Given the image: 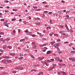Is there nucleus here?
I'll use <instances>...</instances> for the list:
<instances>
[{
	"label": "nucleus",
	"mask_w": 75,
	"mask_h": 75,
	"mask_svg": "<svg viewBox=\"0 0 75 75\" xmlns=\"http://www.w3.org/2000/svg\"><path fill=\"white\" fill-rule=\"evenodd\" d=\"M54 46V47L56 48H58V47H59V45L58 44H54L53 45Z\"/></svg>",
	"instance_id": "obj_1"
},
{
	"label": "nucleus",
	"mask_w": 75,
	"mask_h": 75,
	"mask_svg": "<svg viewBox=\"0 0 75 75\" xmlns=\"http://www.w3.org/2000/svg\"><path fill=\"white\" fill-rule=\"evenodd\" d=\"M0 41H3V42H5L6 41L5 40H4L3 38H2L0 39Z\"/></svg>",
	"instance_id": "obj_2"
},
{
	"label": "nucleus",
	"mask_w": 75,
	"mask_h": 75,
	"mask_svg": "<svg viewBox=\"0 0 75 75\" xmlns=\"http://www.w3.org/2000/svg\"><path fill=\"white\" fill-rule=\"evenodd\" d=\"M44 58V57H42V58H38V61H41V60H42Z\"/></svg>",
	"instance_id": "obj_3"
},
{
	"label": "nucleus",
	"mask_w": 75,
	"mask_h": 75,
	"mask_svg": "<svg viewBox=\"0 0 75 75\" xmlns=\"http://www.w3.org/2000/svg\"><path fill=\"white\" fill-rule=\"evenodd\" d=\"M60 72L62 74H63V75H67V74H66V73L64 71H61Z\"/></svg>",
	"instance_id": "obj_4"
},
{
	"label": "nucleus",
	"mask_w": 75,
	"mask_h": 75,
	"mask_svg": "<svg viewBox=\"0 0 75 75\" xmlns=\"http://www.w3.org/2000/svg\"><path fill=\"white\" fill-rule=\"evenodd\" d=\"M6 59H4L2 61V63H3L4 64H5V63H6Z\"/></svg>",
	"instance_id": "obj_5"
},
{
	"label": "nucleus",
	"mask_w": 75,
	"mask_h": 75,
	"mask_svg": "<svg viewBox=\"0 0 75 75\" xmlns=\"http://www.w3.org/2000/svg\"><path fill=\"white\" fill-rule=\"evenodd\" d=\"M7 62L8 63H11V62L12 61L11 60H8L7 61Z\"/></svg>",
	"instance_id": "obj_6"
},
{
	"label": "nucleus",
	"mask_w": 75,
	"mask_h": 75,
	"mask_svg": "<svg viewBox=\"0 0 75 75\" xmlns=\"http://www.w3.org/2000/svg\"><path fill=\"white\" fill-rule=\"evenodd\" d=\"M54 68V67H52V68H50L48 70V71H52L53 69Z\"/></svg>",
	"instance_id": "obj_7"
},
{
	"label": "nucleus",
	"mask_w": 75,
	"mask_h": 75,
	"mask_svg": "<svg viewBox=\"0 0 75 75\" xmlns=\"http://www.w3.org/2000/svg\"><path fill=\"white\" fill-rule=\"evenodd\" d=\"M21 68V67L20 66H17L16 68H15L16 69H20Z\"/></svg>",
	"instance_id": "obj_8"
},
{
	"label": "nucleus",
	"mask_w": 75,
	"mask_h": 75,
	"mask_svg": "<svg viewBox=\"0 0 75 75\" xmlns=\"http://www.w3.org/2000/svg\"><path fill=\"white\" fill-rule=\"evenodd\" d=\"M65 27L67 28V30H69V29H68V26H67V25L65 24Z\"/></svg>",
	"instance_id": "obj_9"
},
{
	"label": "nucleus",
	"mask_w": 75,
	"mask_h": 75,
	"mask_svg": "<svg viewBox=\"0 0 75 75\" xmlns=\"http://www.w3.org/2000/svg\"><path fill=\"white\" fill-rule=\"evenodd\" d=\"M46 45H47V44H44V45H40V47H44V46H46Z\"/></svg>",
	"instance_id": "obj_10"
},
{
	"label": "nucleus",
	"mask_w": 75,
	"mask_h": 75,
	"mask_svg": "<svg viewBox=\"0 0 75 75\" xmlns=\"http://www.w3.org/2000/svg\"><path fill=\"white\" fill-rule=\"evenodd\" d=\"M6 47H7V45H4L3 46V48L4 49H6Z\"/></svg>",
	"instance_id": "obj_11"
},
{
	"label": "nucleus",
	"mask_w": 75,
	"mask_h": 75,
	"mask_svg": "<svg viewBox=\"0 0 75 75\" xmlns=\"http://www.w3.org/2000/svg\"><path fill=\"white\" fill-rule=\"evenodd\" d=\"M51 53V52L50 51H49L47 52V54H50Z\"/></svg>",
	"instance_id": "obj_12"
},
{
	"label": "nucleus",
	"mask_w": 75,
	"mask_h": 75,
	"mask_svg": "<svg viewBox=\"0 0 75 75\" xmlns=\"http://www.w3.org/2000/svg\"><path fill=\"white\" fill-rule=\"evenodd\" d=\"M59 59L60 58L59 57H57V58H55V60H57V61H59Z\"/></svg>",
	"instance_id": "obj_13"
},
{
	"label": "nucleus",
	"mask_w": 75,
	"mask_h": 75,
	"mask_svg": "<svg viewBox=\"0 0 75 75\" xmlns=\"http://www.w3.org/2000/svg\"><path fill=\"white\" fill-rule=\"evenodd\" d=\"M4 58H5V59H8L9 58V57L8 56L4 57Z\"/></svg>",
	"instance_id": "obj_14"
},
{
	"label": "nucleus",
	"mask_w": 75,
	"mask_h": 75,
	"mask_svg": "<svg viewBox=\"0 0 75 75\" xmlns=\"http://www.w3.org/2000/svg\"><path fill=\"white\" fill-rule=\"evenodd\" d=\"M5 40L6 41H10V38H7V39H6Z\"/></svg>",
	"instance_id": "obj_15"
},
{
	"label": "nucleus",
	"mask_w": 75,
	"mask_h": 75,
	"mask_svg": "<svg viewBox=\"0 0 75 75\" xmlns=\"http://www.w3.org/2000/svg\"><path fill=\"white\" fill-rule=\"evenodd\" d=\"M41 74H42V75H43V72H40L38 74V75H40Z\"/></svg>",
	"instance_id": "obj_16"
},
{
	"label": "nucleus",
	"mask_w": 75,
	"mask_h": 75,
	"mask_svg": "<svg viewBox=\"0 0 75 75\" xmlns=\"http://www.w3.org/2000/svg\"><path fill=\"white\" fill-rule=\"evenodd\" d=\"M11 55V56H14L15 55V53H13V54H10Z\"/></svg>",
	"instance_id": "obj_17"
},
{
	"label": "nucleus",
	"mask_w": 75,
	"mask_h": 75,
	"mask_svg": "<svg viewBox=\"0 0 75 75\" xmlns=\"http://www.w3.org/2000/svg\"><path fill=\"white\" fill-rule=\"evenodd\" d=\"M35 24H36V25H39V24H40V23L39 22L36 23H35Z\"/></svg>",
	"instance_id": "obj_18"
},
{
	"label": "nucleus",
	"mask_w": 75,
	"mask_h": 75,
	"mask_svg": "<svg viewBox=\"0 0 75 75\" xmlns=\"http://www.w3.org/2000/svg\"><path fill=\"white\" fill-rule=\"evenodd\" d=\"M4 33L3 32H1L0 33V35H4Z\"/></svg>",
	"instance_id": "obj_19"
},
{
	"label": "nucleus",
	"mask_w": 75,
	"mask_h": 75,
	"mask_svg": "<svg viewBox=\"0 0 75 75\" xmlns=\"http://www.w3.org/2000/svg\"><path fill=\"white\" fill-rule=\"evenodd\" d=\"M47 62L50 63V62H51V61L49 59H48V60H47Z\"/></svg>",
	"instance_id": "obj_20"
},
{
	"label": "nucleus",
	"mask_w": 75,
	"mask_h": 75,
	"mask_svg": "<svg viewBox=\"0 0 75 75\" xmlns=\"http://www.w3.org/2000/svg\"><path fill=\"white\" fill-rule=\"evenodd\" d=\"M24 40H25V39H23L21 40H20V42H22L23 41H24Z\"/></svg>",
	"instance_id": "obj_21"
},
{
	"label": "nucleus",
	"mask_w": 75,
	"mask_h": 75,
	"mask_svg": "<svg viewBox=\"0 0 75 75\" xmlns=\"http://www.w3.org/2000/svg\"><path fill=\"white\" fill-rule=\"evenodd\" d=\"M41 11V9H38L36 10H35L36 11Z\"/></svg>",
	"instance_id": "obj_22"
},
{
	"label": "nucleus",
	"mask_w": 75,
	"mask_h": 75,
	"mask_svg": "<svg viewBox=\"0 0 75 75\" xmlns=\"http://www.w3.org/2000/svg\"><path fill=\"white\" fill-rule=\"evenodd\" d=\"M70 53H74L75 54V51H71V52Z\"/></svg>",
	"instance_id": "obj_23"
},
{
	"label": "nucleus",
	"mask_w": 75,
	"mask_h": 75,
	"mask_svg": "<svg viewBox=\"0 0 75 75\" xmlns=\"http://www.w3.org/2000/svg\"><path fill=\"white\" fill-rule=\"evenodd\" d=\"M54 43L55 42H50V44H51V45H52L53 44H54Z\"/></svg>",
	"instance_id": "obj_24"
},
{
	"label": "nucleus",
	"mask_w": 75,
	"mask_h": 75,
	"mask_svg": "<svg viewBox=\"0 0 75 75\" xmlns=\"http://www.w3.org/2000/svg\"><path fill=\"white\" fill-rule=\"evenodd\" d=\"M73 59H75V58H69V59H70V60H72Z\"/></svg>",
	"instance_id": "obj_25"
},
{
	"label": "nucleus",
	"mask_w": 75,
	"mask_h": 75,
	"mask_svg": "<svg viewBox=\"0 0 75 75\" xmlns=\"http://www.w3.org/2000/svg\"><path fill=\"white\" fill-rule=\"evenodd\" d=\"M16 34V31L15 30H13V35H14Z\"/></svg>",
	"instance_id": "obj_26"
},
{
	"label": "nucleus",
	"mask_w": 75,
	"mask_h": 75,
	"mask_svg": "<svg viewBox=\"0 0 75 75\" xmlns=\"http://www.w3.org/2000/svg\"><path fill=\"white\" fill-rule=\"evenodd\" d=\"M23 58V57H19L18 58V59L21 60V59H22Z\"/></svg>",
	"instance_id": "obj_27"
},
{
	"label": "nucleus",
	"mask_w": 75,
	"mask_h": 75,
	"mask_svg": "<svg viewBox=\"0 0 75 75\" xmlns=\"http://www.w3.org/2000/svg\"><path fill=\"white\" fill-rule=\"evenodd\" d=\"M13 11H18V10L17 9H13Z\"/></svg>",
	"instance_id": "obj_28"
},
{
	"label": "nucleus",
	"mask_w": 75,
	"mask_h": 75,
	"mask_svg": "<svg viewBox=\"0 0 75 75\" xmlns=\"http://www.w3.org/2000/svg\"><path fill=\"white\" fill-rule=\"evenodd\" d=\"M50 23L51 24H52V20H50Z\"/></svg>",
	"instance_id": "obj_29"
},
{
	"label": "nucleus",
	"mask_w": 75,
	"mask_h": 75,
	"mask_svg": "<svg viewBox=\"0 0 75 75\" xmlns=\"http://www.w3.org/2000/svg\"><path fill=\"white\" fill-rule=\"evenodd\" d=\"M54 35H55L56 37H58L59 35L58 34H54Z\"/></svg>",
	"instance_id": "obj_30"
},
{
	"label": "nucleus",
	"mask_w": 75,
	"mask_h": 75,
	"mask_svg": "<svg viewBox=\"0 0 75 75\" xmlns=\"http://www.w3.org/2000/svg\"><path fill=\"white\" fill-rule=\"evenodd\" d=\"M53 34H54V33H52V34H50L49 35L50 36H52Z\"/></svg>",
	"instance_id": "obj_31"
},
{
	"label": "nucleus",
	"mask_w": 75,
	"mask_h": 75,
	"mask_svg": "<svg viewBox=\"0 0 75 75\" xmlns=\"http://www.w3.org/2000/svg\"><path fill=\"white\" fill-rule=\"evenodd\" d=\"M72 45H73V44H72V43H71L69 45V47H71V46H72Z\"/></svg>",
	"instance_id": "obj_32"
},
{
	"label": "nucleus",
	"mask_w": 75,
	"mask_h": 75,
	"mask_svg": "<svg viewBox=\"0 0 75 75\" xmlns=\"http://www.w3.org/2000/svg\"><path fill=\"white\" fill-rule=\"evenodd\" d=\"M59 62H62V59H59Z\"/></svg>",
	"instance_id": "obj_33"
},
{
	"label": "nucleus",
	"mask_w": 75,
	"mask_h": 75,
	"mask_svg": "<svg viewBox=\"0 0 75 75\" xmlns=\"http://www.w3.org/2000/svg\"><path fill=\"white\" fill-rule=\"evenodd\" d=\"M53 67H54V68L55 67H56V66H57V64H53Z\"/></svg>",
	"instance_id": "obj_34"
},
{
	"label": "nucleus",
	"mask_w": 75,
	"mask_h": 75,
	"mask_svg": "<svg viewBox=\"0 0 75 75\" xmlns=\"http://www.w3.org/2000/svg\"><path fill=\"white\" fill-rule=\"evenodd\" d=\"M36 71V70L35 69H33V70H31V72H33V71Z\"/></svg>",
	"instance_id": "obj_35"
},
{
	"label": "nucleus",
	"mask_w": 75,
	"mask_h": 75,
	"mask_svg": "<svg viewBox=\"0 0 75 75\" xmlns=\"http://www.w3.org/2000/svg\"><path fill=\"white\" fill-rule=\"evenodd\" d=\"M44 64H45L46 66H48V64H47V63L46 62H44Z\"/></svg>",
	"instance_id": "obj_36"
},
{
	"label": "nucleus",
	"mask_w": 75,
	"mask_h": 75,
	"mask_svg": "<svg viewBox=\"0 0 75 75\" xmlns=\"http://www.w3.org/2000/svg\"><path fill=\"white\" fill-rule=\"evenodd\" d=\"M7 47L9 49H11L12 48L10 46H8Z\"/></svg>",
	"instance_id": "obj_37"
},
{
	"label": "nucleus",
	"mask_w": 75,
	"mask_h": 75,
	"mask_svg": "<svg viewBox=\"0 0 75 75\" xmlns=\"http://www.w3.org/2000/svg\"><path fill=\"white\" fill-rule=\"evenodd\" d=\"M31 36L32 37H35V36H36V35H31Z\"/></svg>",
	"instance_id": "obj_38"
},
{
	"label": "nucleus",
	"mask_w": 75,
	"mask_h": 75,
	"mask_svg": "<svg viewBox=\"0 0 75 75\" xmlns=\"http://www.w3.org/2000/svg\"><path fill=\"white\" fill-rule=\"evenodd\" d=\"M31 33L30 32H28V33H27L28 34H29V35H30V34H31Z\"/></svg>",
	"instance_id": "obj_39"
},
{
	"label": "nucleus",
	"mask_w": 75,
	"mask_h": 75,
	"mask_svg": "<svg viewBox=\"0 0 75 75\" xmlns=\"http://www.w3.org/2000/svg\"><path fill=\"white\" fill-rule=\"evenodd\" d=\"M61 41V40L59 39H58L57 40V42H60Z\"/></svg>",
	"instance_id": "obj_40"
},
{
	"label": "nucleus",
	"mask_w": 75,
	"mask_h": 75,
	"mask_svg": "<svg viewBox=\"0 0 75 75\" xmlns=\"http://www.w3.org/2000/svg\"><path fill=\"white\" fill-rule=\"evenodd\" d=\"M11 20L12 21H15V20H16V18L13 19Z\"/></svg>",
	"instance_id": "obj_41"
},
{
	"label": "nucleus",
	"mask_w": 75,
	"mask_h": 75,
	"mask_svg": "<svg viewBox=\"0 0 75 75\" xmlns=\"http://www.w3.org/2000/svg\"><path fill=\"white\" fill-rule=\"evenodd\" d=\"M62 35H66V34H65V33H62Z\"/></svg>",
	"instance_id": "obj_42"
},
{
	"label": "nucleus",
	"mask_w": 75,
	"mask_h": 75,
	"mask_svg": "<svg viewBox=\"0 0 75 75\" xmlns=\"http://www.w3.org/2000/svg\"><path fill=\"white\" fill-rule=\"evenodd\" d=\"M73 31L72 29L70 30V32L71 33H73Z\"/></svg>",
	"instance_id": "obj_43"
},
{
	"label": "nucleus",
	"mask_w": 75,
	"mask_h": 75,
	"mask_svg": "<svg viewBox=\"0 0 75 75\" xmlns=\"http://www.w3.org/2000/svg\"><path fill=\"white\" fill-rule=\"evenodd\" d=\"M60 27H61V28H64V25H60L59 26Z\"/></svg>",
	"instance_id": "obj_44"
},
{
	"label": "nucleus",
	"mask_w": 75,
	"mask_h": 75,
	"mask_svg": "<svg viewBox=\"0 0 75 75\" xmlns=\"http://www.w3.org/2000/svg\"><path fill=\"white\" fill-rule=\"evenodd\" d=\"M20 70H23V67H21L20 68Z\"/></svg>",
	"instance_id": "obj_45"
},
{
	"label": "nucleus",
	"mask_w": 75,
	"mask_h": 75,
	"mask_svg": "<svg viewBox=\"0 0 75 75\" xmlns=\"http://www.w3.org/2000/svg\"><path fill=\"white\" fill-rule=\"evenodd\" d=\"M31 57L32 58H33V59H34L35 57H34L32 55H31Z\"/></svg>",
	"instance_id": "obj_46"
},
{
	"label": "nucleus",
	"mask_w": 75,
	"mask_h": 75,
	"mask_svg": "<svg viewBox=\"0 0 75 75\" xmlns=\"http://www.w3.org/2000/svg\"><path fill=\"white\" fill-rule=\"evenodd\" d=\"M45 14H43V16L42 17V18H43V17H45Z\"/></svg>",
	"instance_id": "obj_47"
},
{
	"label": "nucleus",
	"mask_w": 75,
	"mask_h": 75,
	"mask_svg": "<svg viewBox=\"0 0 75 75\" xmlns=\"http://www.w3.org/2000/svg\"><path fill=\"white\" fill-rule=\"evenodd\" d=\"M28 30H26L25 31V33H28Z\"/></svg>",
	"instance_id": "obj_48"
},
{
	"label": "nucleus",
	"mask_w": 75,
	"mask_h": 75,
	"mask_svg": "<svg viewBox=\"0 0 75 75\" xmlns=\"http://www.w3.org/2000/svg\"><path fill=\"white\" fill-rule=\"evenodd\" d=\"M61 13H62V11L61 10L60 11H59V14H61Z\"/></svg>",
	"instance_id": "obj_49"
},
{
	"label": "nucleus",
	"mask_w": 75,
	"mask_h": 75,
	"mask_svg": "<svg viewBox=\"0 0 75 75\" xmlns=\"http://www.w3.org/2000/svg\"><path fill=\"white\" fill-rule=\"evenodd\" d=\"M0 51L1 52H3V51H3V50L1 49H0Z\"/></svg>",
	"instance_id": "obj_50"
},
{
	"label": "nucleus",
	"mask_w": 75,
	"mask_h": 75,
	"mask_svg": "<svg viewBox=\"0 0 75 75\" xmlns=\"http://www.w3.org/2000/svg\"><path fill=\"white\" fill-rule=\"evenodd\" d=\"M62 51H61L59 52H58V53L59 54H61V53H62Z\"/></svg>",
	"instance_id": "obj_51"
},
{
	"label": "nucleus",
	"mask_w": 75,
	"mask_h": 75,
	"mask_svg": "<svg viewBox=\"0 0 75 75\" xmlns=\"http://www.w3.org/2000/svg\"><path fill=\"white\" fill-rule=\"evenodd\" d=\"M5 26H7V27H8V25L7 24H5Z\"/></svg>",
	"instance_id": "obj_52"
},
{
	"label": "nucleus",
	"mask_w": 75,
	"mask_h": 75,
	"mask_svg": "<svg viewBox=\"0 0 75 75\" xmlns=\"http://www.w3.org/2000/svg\"><path fill=\"white\" fill-rule=\"evenodd\" d=\"M23 23H24L25 24H26L27 23V22H26V21H24L23 22Z\"/></svg>",
	"instance_id": "obj_53"
},
{
	"label": "nucleus",
	"mask_w": 75,
	"mask_h": 75,
	"mask_svg": "<svg viewBox=\"0 0 75 75\" xmlns=\"http://www.w3.org/2000/svg\"><path fill=\"white\" fill-rule=\"evenodd\" d=\"M50 60L51 61H54V59H51Z\"/></svg>",
	"instance_id": "obj_54"
},
{
	"label": "nucleus",
	"mask_w": 75,
	"mask_h": 75,
	"mask_svg": "<svg viewBox=\"0 0 75 75\" xmlns=\"http://www.w3.org/2000/svg\"><path fill=\"white\" fill-rule=\"evenodd\" d=\"M48 11H45L43 12L44 13H48Z\"/></svg>",
	"instance_id": "obj_55"
},
{
	"label": "nucleus",
	"mask_w": 75,
	"mask_h": 75,
	"mask_svg": "<svg viewBox=\"0 0 75 75\" xmlns=\"http://www.w3.org/2000/svg\"><path fill=\"white\" fill-rule=\"evenodd\" d=\"M72 62H75V59H73L72 60Z\"/></svg>",
	"instance_id": "obj_56"
},
{
	"label": "nucleus",
	"mask_w": 75,
	"mask_h": 75,
	"mask_svg": "<svg viewBox=\"0 0 75 75\" xmlns=\"http://www.w3.org/2000/svg\"><path fill=\"white\" fill-rule=\"evenodd\" d=\"M59 66H62V64H59Z\"/></svg>",
	"instance_id": "obj_57"
},
{
	"label": "nucleus",
	"mask_w": 75,
	"mask_h": 75,
	"mask_svg": "<svg viewBox=\"0 0 75 75\" xmlns=\"http://www.w3.org/2000/svg\"><path fill=\"white\" fill-rule=\"evenodd\" d=\"M33 66L34 67H37V65L35 64H34Z\"/></svg>",
	"instance_id": "obj_58"
},
{
	"label": "nucleus",
	"mask_w": 75,
	"mask_h": 75,
	"mask_svg": "<svg viewBox=\"0 0 75 75\" xmlns=\"http://www.w3.org/2000/svg\"><path fill=\"white\" fill-rule=\"evenodd\" d=\"M5 13H7V12H8V11H7H7L5 10Z\"/></svg>",
	"instance_id": "obj_59"
},
{
	"label": "nucleus",
	"mask_w": 75,
	"mask_h": 75,
	"mask_svg": "<svg viewBox=\"0 0 75 75\" xmlns=\"http://www.w3.org/2000/svg\"><path fill=\"white\" fill-rule=\"evenodd\" d=\"M16 71H14L12 72V73H16Z\"/></svg>",
	"instance_id": "obj_60"
},
{
	"label": "nucleus",
	"mask_w": 75,
	"mask_h": 75,
	"mask_svg": "<svg viewBox=\"0 0 75 75\" xmlns=\"http://www.w3.org/2000/svg\"><path fill=\"white\" fill-rule=\"evenodd\" d=\"M37 7L33 6V8H37Z\"/></svg>",
	"instance_id": "obj_61"
},
{
	"label": "nucleus",
	"mask_w": 75,
	"mask_h": 75,
	"mask_svg": "<svg viewBox=\"0 0 75 75\" xmlns=\"http://www.w3.org/2000/svg\"><path fill=\"white\" fill-rule=\"evenodd\" d=\"M49 5H46L45 6V7H48Z\"/></svg>",
	"instance_id": "obj_62"
},
{
	"label": "nucleus",
	"mask_w": 75,
	"mask_h": 75,
	"mask_svg": "<svg viewBox=\"0 0 75 75\" xmlns=\"http://www.w3.org/2000/svg\"><path fill=\"white\" fill-rule=\"evenodd\" d=\"M32 44H33V45H35V43H34V42H33L32 43Z\"/></svg>",
	"instance_id": "obj_63"
},
{
	"label": "nucleus",
	"mask_w": 75,
	"mask_h": 75,
	"mask_svg": "<svg viewBox=\"0 0 75 75\" xmlns=\"http://www.w3.org/2000/svg\"><path fill=\"white\" fill-rule=\"evenodd\" d=\"M61 2L62 3H65V1H62Z\"/></svg>",
	"instance_id": "obj_64"
}]
</instances>
